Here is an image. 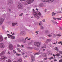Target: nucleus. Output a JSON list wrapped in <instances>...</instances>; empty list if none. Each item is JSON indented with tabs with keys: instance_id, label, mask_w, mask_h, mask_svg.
<instances>
[{
	"instance_id": "obj_1",
	"label": "nucleus",
	"mask_w": 62,
	"mask_h": 62,
	"mask_svg": "<svg viewBox=\"0 0 62 62\" xmlns=\"http://www.w3.org/2000/svg\"><path fill=\"white\" fill-rule=\"evenodd\" d=\"M34 9L33 10V11H34ZM33 14L34 15V17L35 18H36L37 19H39V17L38 15L40 16L41 13L39 12H37L34 11L33 12Z\"/></svg>"
},
{
	"instance_id": "obj_2",
	"label": "nucleus",
	"mask_w": 62,
	"mask_h": 62,
	"mask_svg": "<svg viewBox=\"0 0 62 62\" xmlns=\"http://www.w3.org/2000/svg\"><path fill=\"white\" fill-rule=\"evenodd\" d=\"M18 8L19 9H22L23 8V5L20 3H18L17 6Z\"/></svg>"
},
{
	"instance_id": "obj_3",
	"label": "nucleus",
	"mask_w": 62,
	"mask_h": 62,
	"mask_svg": "<svg viewBox=\"0 0 62 62\" xmlns=\"http://www.w3.org/2000/svg\"><path fill=\"white\" fill-rule=\"evenodd\" d=\"M34 1V0H28L26 2V5H28L30 4H31V3H32Z\"/></svg>"
},
{
	"instance_id": "obj_4",
	"label": "nucleus",
	"mask_w": 62,
	"mask_h": 62,
	"mask_svg": "<svg viewBox=\"0 0 62 62\" xmlns=\"http://www.w3.org/2000/svg\"><path fill=\"white\" fill-rule=\"evenodd\" d=\"M43 2H49V3H51L54 1V0H41Z\"/></svg>"
},
{
	"instance_id": "obj_5",
	"label": "nucleus",
	"mask_w": 62,
	"mask_h": 62,
	"mask_svg": "<svg viewBox=\"0 0 62 62\" xmlns=\"http://www.w3.org/2000/svg\"><path fill=\"white\" fill-rule=\"evenodd\" d=\"M7 36L9 38H11L12 39H15V37L14 36H12L8 34H7Z\"/></svg>"
},
{
	"instance_id": "obj_6",
	"label": "nucleus",
	"mask_w": 62,
	"mask_h": 62,
	"mask_svg": "<svg viewBox=\"0 0 62 62\" xmlns=\"http://www.w3.org/2000/svg\"><path fill=\"white\" fill-rule=\"evenodd\" d=\"M40 43L37 42H35L34 43V45H35V46L38 47H39L40 46Z\"/></svg>"
},
{
	"instance_id": "obj_7",
	"label": "nucleus",
	"mask_w": 62,
	"mask_h": 62,
	"mask_svg": "<svg viewBox=\"0 0 62 62\" xmlns=\"http://www.w3.org/2000/svg\"><path fill=\"white\" fill-rule=\"evenodd\" d=\"M5 45L3 43H0V47L1 48L3 49L5 47Z\"/></svg>"
},
{
	"instance_id": "obj_8",
	"label": "nucleus",
	"mask_w": 62,
	"mask_h": 62,
	"mask_svg": "<svg viewBox=\"0 0 62 62\" xmlns=\"http://www.w3.org/2000/svg\"><path fill=\"white\" fill-rule=\"evenodd\" d=\"M4 21V19L3 18H1L0 19V24L1 25L3 23Z\"/></svg>"
},
{
	"instance_id": "obj_9",
	"label": "nucleus",
	"mask_w": 62,
	"mask_h": 62,
	"mask_svg": "<svg viewBox=\"0 0 62 62\" xmlns=\"http://www.w3.org/2000/svg\"><path fill=\"white\" fill-rule=\"evenodd\" d=\"M7 58L5 56H2V57H1V59L2 60H5V59H6Z\"/></svg>"
},
{
	"instance_id": "obj_10",
	"label": "nucleus",
	"mask_w": 62,
	"mask_h": 62,
	"mask_svg": "<svg viewBox=\"0 0 62 62\" xmlns=\"http://www.w3.org/2000/svg\"><path fill=\"white\" fill-rule=\"evenodd\" d=\"M12 47H13V46L11 44H9V49L10 50H12Z\"/></svg>"
},
{
	"instance_id": "obj_11",
	"label": "nucleus",
	"mask_w": 62,
	"mask_h": 62,
	"mask_svg": "<svg viewBox=\"0 0 62 62\" xmlns=\"http://www.w3.org/2000/svg\"><path fill=\"white\" fill-rule=\"evenodd\" d=\"M3 39H4L3 36L2 35H0V42L3 41Z\"/></svg>"
},
{
	"instance_id": "obj_12",
	"label": "nucleus",
	"mask_w": 62,
	"mask_h": 62,
	"mask_svg": "<svg viewBox=\"0 0 62 62\" xmlns=\"http://www.w3.org/2000/svg\"><path fill=\"white\" fill-rule=\"evenodd\" d=\"M31 61H35V57L34 56H33L32 55H31Z\"/></svg>"
},
{
	"instance_id": "obj_13",
	"label": "nucleus",
	"mask_w": 62,
	"mask_h": 62,
	"mask_svg": "<svg viewBox=\"0 0 62 62\" xmlns=\"http://www.w3.org/2000/svg\"><path fill=\"white\" fill-rule=\"evenodd\" d=\"M43 56V57H47V54L46 53H43L42 54Z\"/></svg>"
},
{
	"instance_id": "obj_14",
	"label": "nucleus",
	"mask_w": 62,
	"mask_h": 62,
	"mask_svg": "<svg viewBox=\"0 0 62 62\" xmlns=\"http://www.w3.org/2000/svg\"><path fill=\"white\" fill-rule=\"evenodd\" d=\"M5 54V51H3L0 54V56H1L2 55H4Z\"/></svg>"
},
{
	"instance_id": "obj_15",
	"label": "nucleus",
	"mask_w": 62,
	"mask_h": 62,
	"mask_svg": "<svg viewBox=\"0 0 62 62\" xmlns=\"http://www.w3.org/2000/svg\"><path fill=\"white\" fill-rule=\"evenodd\" d=\"M20 34L21 35H25V32L23 31H22L21 32Z\"/></svg>"
},
{
	"instance_id": "obj_16",
	"label": "nucleus",
	"mask_w": 62,
	"mask_h": 62,
	"mask_svg": "<svg viewBox=\"0 0 62 62\" xmlns=\"http://www.w3.org/2000/svg\"><path fill=\"white\" fill-rule=\"evenodd\" d=\"M52 14L53 16H54L55 15V14H56V13L54 12H52Z\"/></svg>"
},
{
	"instance_id": "obj_17",
	"label": "nucleus",
	"mask_w": 62,
	"mask_h": 62,
	"mask_svg": "<svg viewBox=\"0 0 62 62\" xmlns=\"http://www.w3.org/2000/svg\"><path fill=\"white\" fill-rule=\"evenodd\" d=\"M17 23H13L12 24V26H14L15 25H17Z\"/></svg>"
},
{
	"instance_id": "obj_18",
	"label": "nucleus",
	"mask_w": 62,
	"mask_h": 62,
	"mask_svg": "<svg viewBox=\"0 0 62 62\" xmlns=\"http://www.w3.org/2000/svg\"><path fill=\"white\" fill-rule=\"evenodd\" d=\"M12 1L11 0L9 2H8V4H12Z\"/></svg>"
},
{
	"instance_id": "obj_19",
	"label": "nucleus",
	"mask_w": 62,
	"mask_h": 62,
	"mask_svg": "<svg viewBox=\"0 0 62 62\" xmlns=\"http://www.w3.org/2000/svg\"><path fill=\"white\" fill-rule=\"evenodd\" d=\"M39 6H40V7H43V4L42 3H41L39 5Z\"/></svg>"
},
{
	"instance_id": "obj_20",
	"label": "nucleus",
	"mask_w": 62,
	"mask_h": 62,
	"mask_svg": "<svg viewBox=\"0 0 62 62\" xmlns=\"http://www.w3.org/2000/svg\"><path fill=\"white\" fill-rule=\"evenodd\" d=\"M18 60L20 62H22V59L21 58L19 59Z\"/></svg>"
},
{
	"instance_id": "obj_21",
	"label": "nucleus",
	"mask_w": 62,
	"mask_h": 62,
	"mask_svg": "<svg viewBox=\"0 0 62 62\" xmlns=\"http://www.w3.org/2000/svg\"><path fill=\"white\" fill-rule=\"evenodd\" d=\"M56 56H58V57H59V56H60V54L58 53L57 54H56Z\"/></svg>"
},
{
	"instance_id": "obj_22",
	"label": "nucleus",
	"mask_w": 62,
	"mask_h": 62,
	"mask_svg": "<svg viewBox=\"0 0 62 62\" xmlns=\"http://www.w3.org/2000/svg\"><path fill=\"white\" fill-rule=\"evenodd\" d=\"M55 50L56 51H58V48L56 47L55 48Z\"/></svg>"
},
{
	"instance_id": "obj_23",
	"label": "nucleus",
	"mask_w": 62,
	"mask_h": 62,
	"mask_svg": "<svg viewBox=\"0 0 62 62\" xmlns=\"http://www.w3.org/2000/svg\"><path fill=\"white\" fill-rule=\"evenodd\" d=\"M17 46L18 47H21V46L19 44H17Z\"/></svg>"
},
{
	"instance_id": "obj_24",
	"label": "nucleus",
	"mask_w": 62,
	"mask_h": 62,
	"mask_svg": "<svg viewBox=\"0 0 62 62\" xmlns=\"http://www.w3.org/2000/svg\"><path fill=\"white\" fill-rule=\"evenodd\" d=\"M21 54L22 55H24V54H25V53L24 52H22Z\"/></svg>"
},
{
	"instance_id": "obj_25",
	"label": "nucleus",
	"mask_w": 62,
	"mask_h": 62,
	"mask_svg": "<svg viewBox=\"0 0 62 62\" xmlns=\"http://www.w3.org/2000/svg\"><path fill=\"white\" fill-rule=\"evenodd\" d=\"M51 40V39H48L47 40V41L48 42L50 41Z\"/></svg>"
},
{
	"instance_id": "obj_26",
	"label": "nucleus",
	"mask_w": 62,
	"mask_h": 62,
	"mask_svg": "<svg viewBox=\"0 0 62 62\" xmlns=\"http://www.w3.org/2000/svg\"><path fill=\"white\" fill-rule=\"evenodd\" d=\"M45 32L46 33L48 34L49 32V31L48 30H47L45 31Z\"/></svg>"
},
{
	"instance_id": "obj_27",
	"label": "nucleus",
	"mask_w": 62,
	"mask_h": 62,
	"mask_svg": "<svg viewBox=\"0 0 62 62\" xmlns=\"http://www.w3.org/2000/svg\"><path fill=\"white\" fill-rule=\"evenodd\" d=\"M56 19L59 20H61V19L60 18H56Z\"/></svg>"
},
{
	"instance_id": "obj_28",
	"label": "nucleus",
	"mask_w": 62,
	"mask_h": 62,
	"mask_svg": "<svg viewBox=\"0 0 62 62\" xmlns=\"http://www.w3.org/2000/svg\"><path fill=\"white\" fill-rule=\"evenodd\" d=\"M61 35L60 34H57V36H58V37H60V36H61Z\"/></svg>"
},
{
	"instance_id": "obj_29",
	"label": "nucleus",
	"mask_w": 62,
	"mask_h": 62,
	"mask_svg": "<svg viewBox=\"0 0 62 62\" xmlns=\"http://www.w3.org/2000/svg\"><path fill=\"white\" fill-rule=\"evenodd\" d=\"M54 59V57H51L49 59L50 60H51V59Z\"/></svg>"
},
{
	"instance_id": "obj_30",
	"label": "nucleus",
	"mask_w": 62,
	"mask_h": 62,
	"mask_svg": "<svg viewBox=\"0 0 62 62\" xmlns=\"http://www.w3.org/2000/svg\"><path fill=\"white\" fill-rule=\"evenodd\" d=\"M13 53L14 54H15V53H16V51L15 50H13Z\"/></svg>"
},
{
	"instance_id": "obj_31",
	"label": "nucleus",
	"mask_w": 62,
	"mask_h": 62,
	"mask_svg": "<svg viewBox=\"0 0 62 62\" xmlns=\"http://www.w3.org/2000/svg\"><path fill=\"white\" fill-rule=\"evenodd\" d=\"M11 62V60H10V59H9L8 62Z\"/></svg>"
},
{
	"instance_id": "obj_32",
	"label": "nucleus",
	"mask_w": 62,
	"mask_h": 62,
	"mask_svg": "<svg viewBox=\"0 0 62 62\" xmlns=\"http://www.w3.org/2000/svg\"><path fill=\"white\" fill-rule=\"evenodd\" d=\"M44 28V27H43V26H41V28L42 29H43Z\"/></svg>"
},
{
	"instance_id": "obj_33",
	"label": "nucleus",
	"mask_w": 62,
	"mask_h": 62,
	"mask_svg": "<svg viewBox=\"0 0 62 62\" xmlns=\"http://www.w3.org/2000/svg\"><path fill=\"white\" fill-rule=\"evenodd\" d=\"M7 39H8V37H5L4 39H5V40H7Z\"/></svg>"
},
{
	"instance_id": "obj_34",
	"label": "nucleus",
	"mask_w": 62,
	"mask_h": 62,
	"mask_svg": "<svg viewBox=\"0 0 62 62\" xmlns=\"http://www.w3.org/2000/svg\"><path fill=\"white\" fill-rule=\"evenodd\" d=\"M16 55H17V56H20V54H19L18 53H16Z\"/></svg>"
},
{
	"instance_id": "obj_35",
	"label": "nucleus",
	"mask_w": 62,
	"mask_h": 62,
	"mask_svg": "<svg viewBox=\"0 0 62 62\" xmlns=\"http://www.w3.org/2000/svg\"><path fill=\"white\" fill-rule=\"evenodd\" d=\"M23 42L25 43V40H24V39L23 40Z\"/></svg>"
},
{
	"instance_id": "obj_36",
	"label": "nucleus",
	"mask_w": 62,
	"mask_h": 62,
	"mask_svg": "<svg viewBox=\"0 0 62 62\" xmlns=\"http://www.w3.org/2000/svg\"><path fill=\"white\" fill-rule=\"evenodd\" d=\"M23 15V13H21L19 15V16H22V15Z\"/></svg>"
},
{
	"instance_id": "obj_37",
	"label": "nucleus",
	"mask_w": 62,
	"mask_h": 62,
	"mask_svg": "<svg viewBox=\"0 0 62 62\" xmlns=\"http://www.w3.org/2000/svg\"><path fill=\"white\" fill-rule=\"evenodd\" d=\"M42 48L43 49H44V48H46V47L45 46H43L42 47Z\"/></svg>"
},
{
	"instance_id": "obj_38",
	"label": "nucleus",
	"mask_w": 62,
	"mask_h": 62,
	"mask_svg": "<svg viewBox=\"0 0 62 62\" xmlns=\"http://www.w3.org/2000/svg\"><path fill=\"white\" fill-rule=\"evenodd\" d=\"M52 36V35H48V37H51V36Z\"/></svg>"
},
{
	"instance_id": "obj_39",
	"label": "nucleus",
	"mask_w": 62,
	"mask_h": 62,
	"mask_svg": "<svg viewBox=\"0 0 62 62\" xmlns=\"http://www.w3.org/2000/svg\"><path fill=\"white\" fill-rule=\"evenodd\" d=\"M52 54V53H50L48 54V55H51Z\"/></svg>"
},
{
	"instance_id": "obj_40",
	"label": "nucleus",
	"mask_w": 62,
	"mask_h": 62,
	"mask_svg": "<svg viewBox=\"0 0 62 62\" xmlns=\"http://www.w3.org/2000/svg\"><path fill=\"white\" fill-rule=\"evenodd\" d=\"M29 48L30 49H32V47H29Z\"/></svg>"
},
{
	"instance_id": "obj_41",
	"label": "nucleus",
	"mask_w": 62,
	"mask_h": 62,
	"mask_svg": "<svg viewBox=\"0 0 62 62\" xmlns=\"http://www.w3.org/2000/svg\"><path fill=\"white\" fill-rule=\"evenodd\" d=\"M62 59L60 60L59 61V62H62Z\"/></svg>"
},
{
	"instance_id": "obj_42",
	"label": "nucleus",
	"mask_w": 62,
	"mask_h": 62,
	"mask_svg": "<svg viewBox=\"0 0 62 62\" xmlns=\"http://www.w3.org/2000/svg\"><path fill=\"white\" fill-rule=\"evenodd\" d=\"M26 0H20V1H21V2H23V1H25Z\"/></svg>"
},
{
	"instance_id": "obj_43",
	"label": "nucleus",
	"mask_w": 62,
	"mask_h": 62,
	"mask_svg": "<svg viewBox=\"0 0 62 62\" xmlns=\"http://www.w3.org/2000/svg\"><path fill=\"white\" fill-rule=\"evenodd\" d=\"M59 28L60 30H62V28H61V27H60Z\"/></svg>"
},
{
	"instance_id": "obj_44",
	"label": "nucleus",
	"mask_w": 62,
	"mask_h": 62,
	"mask_svg": "<svg viewBox=\"0 0 62 62\" xmlns=\"http://www.w3.org/2000/svg\"><path fill=\"white\" fill-rule=\"evenodd\" d=\"M48 59L47 58H44V60H46Z\"/></svg>"
},
{
	"instance_id": "obj_45",
	"label": "nucleus",
	"mask_w": 62,
	"mask_h": 62,
	"mask_svg": "<svg viewBox=\"0 0 62 62\" xmlns=\"http://www.w3.org/2000/svg\"><path fill=\"white\" fill-rule=\"evenodd\" d=\"M45 11L46 12H47V9H45Z\"/></svg>"
},
{
	"instance_id": "obj_46",
	"label": "nucleus",
	"mask_w": 62,
	"mask_h": 62,
	"mask_svg": "<svg viewBox=\"0 0 62 62\" xmlns=\"http://www.w3.org/2000/svg\"><path fill=\"white\" fill-rule=\"evenodd\" d=\"M7 54H10V53H9V52H8Z\"/></svg>"
},
{
	"instance_id": "obj_47",
	"label": "nucleus",
	"mask_w": 62,
	"mask_h": 62,
	"mask_svg": "<svg viewBox=\"0 0 62 62\" xmlns=\"http://www.w3.org/2000/svg\"><path fill=\"white\" fill-rule=\"evenodd\" d=\"M42 51L43 52H44V51H45V49H43Z\"/></svg>"
},
{
	"instance_id": "obj_48",
	"label": "nucleus",
	"mask_w": 62,
	"mask_h": 62,
	"mask_svg": "<svg viewBox=\"0 0 62 62\" xmlns=\"http://www.w3.org/2000/svg\"><path fill=\"white\" fill-rule=\"evenodd\" d=\"M62 51H61L60 52V53L61 54H62Z\"/></svg>"
},
{
	"instance_id": "obj_49",
	"label": "nucleus",
	"mask_w": 62,
	"mask_h": 62,
	"mask_svg": "<svg viewBox=\"0 0 62 62\" xmlns=\"http://www.w3.org/2000/svg\"><path fill=\"white\" fill-rule=\"evenodd\" d=\"M43 22H45V19H43Z\"/></svg>"
},
{
	"instance_id": "obj_50",
	"label": "nucleus",
	"mask_w": 62,
	"mask_h": 62,
	"mask_svg": "<svg viewBox=\"0 0 62 62\" xmlns=\"http://www.w3.org/2000/svg\"><path fill=\"white\" fill-rule=\"evenodd\" d=\"M21 46H22V47H24V46L23 45H21Z\"/></svg>"
},
{
	"instance_id": "obj_51",
	"label": "nucleus",
	"mask_w": 62,
	"mask_h": 62,
	"mask_svg": "<svg viewBox=\"0 0 62 62\" xmlns=\"http://www.w3.org/2000/svg\"><path fill=\"white\" fill-rule=\"evenodd\" d=\"M61 43V41H60L58 42V44H60V43Z\"/></svg>"
},
{
	"instance_id": "obj_52",
	"label": "nucleus",
	"mask_w": 62,
	"mask_h": 62,
	"mask_svg": "<svg viewBox=\"0 0 62 62\" xmlns=\"http://www.w3.org/2000/svg\"><path fill=\"white\" fill-rule=\"evenodd\" d=\"M53 19L54 20H56V18H53Z\"/></svg>"
},
{
	"instance_id": "obj_53",
	"label": "nucleus",
	"mask_w": 62,
	"mask_h": 62,
	"mask_svg": "<svg viewBox=\"0 0 62 62\" xmlns=\"http://www.w3.org/2000/svg\"><path fill=\"white\" fill-rule=\"evenodd\" d=\"M17 50H18V51H19V50H20V49L19 48H18L17 49Z\"/></svg>"
},
{
	"instance_id": "obj_54",
	"label": "nucleus",
	"mask_w": 62,
	"mask_h": 62,
	"mask_svg": "<svg viewBox=\"0 0 62 62\" xmlns=\"http://www.w3.org/2000/svg\"><path fill=\"white\" fill-rule=\"evenodd\" d=\"M53 56H54V57H55V56H56V55H55L54 54H53Z\"/></svg>"
},
{
	"instance_id": "obj_55",
	"label": "nucleus",
	"mask_w": 62,
	"mask_h": 62,
	"mask_svg": "<svg viewBox=\"0 0 62 62\" xmlns=\"http://www.w3.org/2000/svg\"><path fill=\"white\" fill-rule=\"evenodd\" d=\"M28 39V37H27L25 39V40H26V39Z\"/></svg>"
},
{
	"instance_id": "obj_56",
	"label": "nucleus",
	"mask_w": 62,
	"mask_h": 62,
	"mask_svg": "<svg viewBox=\"0 0 62 62\" xmlns=\"http://www.w3.org/2000/svg\"><path fill=\"white\" fill-rule=\"evenodd\" d=\"M19 52L20 53L21 52V50L20 49V50H18Z\"/></svg>"
},
{
	"instance_id": "obj_57",
	"label": "nucleus",
	"mask_w": 62,
	"mask_h": 62,
	"mask_svg": "<svg viewBox=\"0 0 62 62\" xmlns=\"http://www.w3.org/2000/svg\"><path fill=\"white\" fill-rule=\"evenodd\" d=\"M13 62H19L18 61H14Z\"/></svg>"
},
{
	"instance_id": "obj_58",
	"label": "nucleus",
	"mask_w": 62,
	"mask_h": 62,
	"mask_svg": "<svg viewBox=\"0 0 62 62\" xmlns=\"http://www.w3.org/2000/svg\"><path fill=\"white\" fill-rule=\"evenodd\" d=\"M30 39H31V38H30L28 39V40H30Z\"/></svg>"
},
{
	"instance_id": "obj_59",
	"label": "nucleus",
	"mask_w": 62,
	"mask_h": 62,
	"mask_svg": "<svg viewBox=\"0 0 62 62\" xmlns=\"http://www.w3.org/2000/svg\"><path fill=\"white\" fill-rule=\"evenodd\" d=\"M53 44H57L56 43H53Z\"/></svg>"
},
{
	"instance_id": "obj_60",
	"label": "nucleus",
	"mask_w": 62,
	"mask_h": 62,
	"mask_svg": "<svg viewBox=\"0 0 62 62\" xmlns=\"http://www.w3.org/2000/svg\"><path fill=\"white\" fill-rule=\"evenodd\" d=\"M36 10L37 11H38V10H39V9H36Z\"/></svg>"
},
{
	"instance_id": "obj_61",
	"label": "nucleus",
	"mask_w": 62,
	"mask_h": 62,
	"mask_svg": "<svg viewBox=\"0 0 62 62\" xmlns=\"http://www.w3.org/2000/svg\"><path fill=\"white\" fill-rule=\"evenodd\" d=\"M12 35H14V33H13Z\"/></svg>"
},
{
	"instance_id": "obj_62",
	"label": "nucleus",
	"mask_w": 62,
	"mask_h": 62,
	"mask_svg": "<svg viewBox=\"0 0 62 62\" xmlns=\"http://www.w3.org/2000/svg\"><path fill=\"white\" fill-rule=\"evenodd\" d=\"M39 54V53H38V54L36 53L34 55H37V54Z\"/></svg>"
},
{
	"instance_id": "obj_63",
	"label": "nucleus",
	"mask_w": 62,
	"mask_h": 62,
	"mask_svg": "<svg viewBox=\"0 0 62 62\" xmlns=\"http://www.w3.org/2000/svg\"><path fill=\"white\" fill-rule=\"evenodd\" d=\"M38 32H37V31H36L35 32V33H36V34H37V33H38Z\"/></svg>"
},
{
	"instance_id": "obj_64",
	"label": "nucleus",
	"mask_w": 62,
	"mask_h": 62,
	"mask_svg": "<svg viewBox=\"0 0 62 62\" xmlns=\"http://www.w3.org/2000/svg\"><path fill=\"white\" fill-rule=\"evenodd\" d=\"M39 25H41V24H40L39 23Z\"/></svg>"
}]
</instances>
